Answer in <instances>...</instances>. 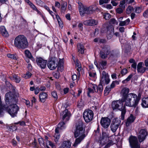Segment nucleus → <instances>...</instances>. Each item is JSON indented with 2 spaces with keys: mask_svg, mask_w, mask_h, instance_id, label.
I'll use <instances>...</instances> for the list:
<instances>
[{
  "mask_svg": "<svg viewBox=\"0 0 148 148\" xmlns=\"http://www.w3.org/2000/svg\"><path fill=\"white\" fill-rule=\"evenodd\" d=\"M112 88H111V87L109 86H107L106 87L105 90L104 91V94L106 95H107L110 92Z\"/></svg>",
  "mask_w": 148,
  "mask_h": 148,
  "instance_id": "39",
  "label": "nucleus"
},
{
  "mask_svg": "<svg viewBox=\"0 0 148 148\" xmlns=\"http://www.w3.org/2000/svg\"><path fill=\"white\" fill-rule=\"evenodd\" d=\"M98 23V21L94 19L86 20L83 22V23L84 25L89 26L96 25Z\"/></svg>",
  "mask_w": 148,
  "mask_h": 148,
  "instance_id": "20",
  "label": "nucleus"
},
{
  "mask_svg": "<svg viewBox=\"0 0 148 148\" xmlns=\"http://www.w3.org/2000/svg\"><path fill=\"white\" fill-rule=\"evenodd\" d=\"M38 142L40 145L42 147H45V144L44 143L43 139L42 138H39L38 139Z\"/></svg>",
  "mask_w": 148,
  "mask_h": 148,
  "instance_id": "43",
  "label": "nucleus"
},
{
  "mask_svg": "<svg viewBox=\"0 0 148 148\" xmlns=\"http://www.w3.org/2000/svg\"><path fill=\"white\" fill-rule=\"evenodd\" d=\"M104 18L106 20H109L111 17L110 14L108 13H105L103 14Z\"/></svg>",
  "mask_w": 148,
  "mask_h": 148,
  "instance_id": "45",
  "label": "nucleus"
},
{
  "mask_svg": "<svg viewBox=\"0 0 148 148\" xmlns=\"http://www.w3.org/2000/svg\"><path fill=\"white\" fill-rule=\"evenodd\" d=\"M13 97V95L12 92H10L5 94V101L6 104L10 103L13 102V101L14 100Z\"/></svg>",
  "mask_w": 148,
  "mask_h": 148,
  "instance_id": "16",
  "label": "nucleus"
},
{
  "mask_svg": "<svg viewBox=\"0 0 148 148\" xmlns=\"http://www.w3.org/2000/svg\"><path fill=\"white\" fill-rule=\"evenodd\" d=\"M67 6V3L62 1L61 3V11L62 13H64L65 11Z\"/></svg>",
  "mask_w": 148,
  "mask_h": 148,
  "instance_id": "31",
  "label": "nucleus"
},
{
  "mask_svg": "<svg viewBox=\"0 0 148 148\" xmlns=\"http://www.w3.org/2000/svg\"><path fill=\"white\" fill-rule=\"evenodd\" d=\"M47 94L46 92H43L40 93L39 96L40 101L42 102H45L47 98Z\"/></svg>",
  "mask_w": 148,
  "mask_h": 148,
  "instance_id": "22",
  "label": "nucleus"
},
{
  "mask_svg": "<svg viewBox=\"0 0 148 148\" xmlns=\"http://www.w3.org/2000/svg\"><path fill=\"white\" fill-rule=\"evenodd\" d=\"M83 24L82 23H79L78 25V27L81 30H82L83 29Z\"/></svg>",
  "mask_w": 148,
  "mask_h": 148,
  "instance_id": "64",
  "label": "nucleus"
},
{
  "mask_svg": "<svg viewBox=\"0 0 148 148\" xmlns=\"http://www.w3.org/2000/svg\"><path fill=\"white\" fill-rule=\"evenodd\" d=\"M110 24L117 25L118 22L114 19H112L110 20Z\"/></svg>",
  "mask_w": 148,
  "mask_h": 148,
  "instance_id": "54",
  "label": "nucleus"
},
{
  "mask_svg": "<svg viewBox=\"0 0 148 148\" xmlns=\"http://www.w3.org/2000/svg\"><path fill=\"white\" fill-rule=\"evenodd\" d=\"M133 8L132 6H128L126 9V13L127 14H130L133 10Z\"/></svg>",
  "mask_w": 148,
  "mask_h": 148,
  "instance_id": "41",
  "label": "nucleus"
},
{
  "mask_svg": "<svg viewBox=\"0 0 148 148\" xmlns=\"http://www.w3.org/2000/svg\"><path fill=\"white\" fill-rule=\"evenodd\" d=\"M141 105L144 108H148V97H144L142 99Z\"/></svg>",
  "mask_w": 148,
  "mask_h": 148,
  "instance_id": "29",
  "label": "nucleus"
},
{
  "mask_svg": "<svg viewBox=\"0 0 148 148\" xmlns=\"http://www.w3.org/2000/svg\"><path fill=\"white\" fill-rule=\"evenodd\" d=\"M143 15L145 17H148V9L144 12Z\"/></svg>",
  "mask_w": 148,
  "mask_h": 148,
  "instance_id": "60",
  "label": "nucleus"
},
{
  "mask_svg": "<svg viewBox=\"0 0 148 148\" xmlns=\"http://www.w3.org/2000/svg\"><path fill=\"white\" fill-rule=\"evenodd\" d=\"M115 83L119 84L118 82L116 81H113L110 86L111 87V88L112 89L114 87Z\"/></svg>",
  "mask_w": 148,
  "mask_h": 148,
  "instance_id": "55",
  "label": "nucleus"
},
{
  "mask_svg": "<svg viewBox=\"0 0 148 148\" xmlns=\"http://www.w3.org/2000/svg\"><path fill=\"white\" fill-rule=\"evenodd\" d=\"M15 3L16 5L20 4L21 3V0H12Z\"/></svg>",
  "mask_w": 148,
  "mask_h": 148,
  "instance_id": "59",
  "label": "nucleus"
},
{
  "mask_svg": "<svg viewBox=\"0 0 148 148\" xmlns=\"http://www.w3.org/2000/svg\"><path fill=\"white\" fill-rule=\"evenodd\" d=\"M13 80L16 83H18L20 81L21 79L20 77L17 75H13Z\"/></svg>",
  "mask_w": 148,
  "mask_h": 148,
  "instance_id": "38",
  "label": "nucleus"
},
{
  "mask_svg": "<svg viewBox=\"0 0 148 148\" xmlns=\"http://www.w3.org/2000/svg\"><path fill=\"white\" fill-rule=\"evenodd\" d=\"M111 3L114 6H116L118 4V3L117 2H116L114 0H112L111 1Z\"/></svg>",
  "mask_w": 148,
  "mask_h": 148,
  "instance_id": "58",
  "label": "nucleus"
},
{
  "mask_svg": "<svg viewBox=\"0 0 148 148\" xmlns=\"http://www.w3.org/2000/svg\"><path fill=\"white\" fill-rule=\"evenodd\" d=\"M88 97H90V93H93L95 92L99 93L103 91V86L100 84H99L97 86L95 84H90V87L88 88Z\"/></svg>",
  "mask_w": 148,
  "mask_h": 148,
  "instance_id": "7",
  "label": "nucleus"
},
{
  "mask_svg": "<svg viewBox=\"0 0 148 148\" xmlns=\"http://www.w3.org/2000/svg\"><path fill=\"white\" fill-rule=\"evenodd\" d=\"M75 128L74 131V136L77 138L73 145V146L75 147L77 146L86 136L85 129L83 127V123L81 120L79 121L76 123Z\"/></svg>",
  "mask_w": 148,
  "mask_h": 148,
  "instance_id": "2",
  "label": "nucleus"
},
{
  "mask_svg": "<svg viewBox=\"0 0 148 148\" xmlns=\"http://www.w3.org/2000/svg\"><path fill=\"white\" fill-rule=\"evenodd\" d=\"M135 119V117L132 114H131L130 116L127 119L126 123L127 126H128L131 123L133 122Z\"/></svg>",
  "mask_w": 148,
  "mask_h": 148,
  "instance_id": "28",
  "label": "nucleus"
},
{
  "mask_svg": "<svg viewBox=\"0 0 148 148\" xmlns=\"http://www.w3.org/2000/svg\"><path fill=\"white\" fill-rule=\"evenodd\" d=\"M129 90L127 88H124L122 90L121 94L122 96V100L125 101L126 106L136 107L138 104L140 99V95L138 96L135 94L131 93L128 94Z\"/></svg>",
  "mask_w": 148,
  "mask_h": 148,
  "instance_id": "1",
  "label": "nucleus"
},
{
  "mask_svg": "<svg viewBox=\"0 0 148 148\" xmlns=\"http://www.w3.org/2000/svg\"><path fill=\"white\" fill-rule=\"evenodd\" d=\"M71 143L69 141H64L61 144L60 148H70Z\"/></svg>",
  "mask_w": 148,
  "mask_h": 148,
  "instance_id": "24",
  "label": "nucleus"
},
{
  "mask_svg": "<svg viewBox=\"0 0 148 148\" xmlns=\"http://www.w3.org/2000/svg\"><path fill=\"white\" fill-rule=\"evenodd\" d=\"M93 111L90 110H85L83 114V117L86 122H89L91 121L93 119Z\"/></svg>",
  "mask_w": 148,
  "mask_h": 148,
  "instance_id": "10",
  "label": "nucleus"
},
{
  "mask_svg": "<svg viewBox=\"0 0 148 148\" xmlns=\"http://www.w3.org/2000/svg\"><path fill=\"white\" fill-rule=\"evenodd\" d=\"M142 63L139 62L138 64L137 67V70L138 72L141 73H144L146 69V68L142 66Z\"/></svg>",
  "mask_w": 148,
  "mask_h": 148,
  "instance_id": "23",
  "label": "nucleus"
},
{
  "mask_svg": "<svg viewBox=\"0 0 148 148\" xmlns=\"http://www.w3.org/2000/svg\"><path fill=\"white\" fill-rule=\"evenodd\" d=\"M82 93V90L80 89H79L78 90V93L77 94L75 92H73V93H72V95L73 96V97L76 98L77 97H78L79 96L80 94Z\"/></svg>",
  "mask_w": 148,
  "mask_h": 148,
  "instance_id": "44",
  "label": "nucleus"
},
{
  "mask_svg": "<svg viewBox=\"0 0 148 148\" xmlns=\"http://www.w3.org/2000/svg\"><path fill=\"white\" fill-rule=\"evenodd\" d=\"M27 3L28 4L33 10L35 11L37 9L36 7L30 1Z\"/></svg>",
  "mask_w": 148,
  "mask_h": 148,
  "instance_id": "42",
  "label": "nucleus"
},
{
  "mask_svg": "<svg viewBox=\"0 0 148 148\" xmlns=\"http://www.w3.org/2000/svg\"><path fill=\"white\" fill-rule=\"evenodd\" d=\"M25 54L26 56L28 58L30 59L33 61L34 60V59L32 56L31 53L29 50H25Z\"/></svg>",
  "mask_w": 148,
  "mask_h": 148,
  "instance_id": "32",
  "label": "nucleus"
},
{
  "mask_svg": "<svg viewBox=\"0 0 148 148\" xmlns=\"http://www.w3.org/2000/svg\"><path fill=\"white\" fill-rule=\"evenodd\" d=\"M111 122L110 119L108 117H102L101 119V125L105 128H107L109 126Z\"/></svg>",
  "mask_w": 148,
  "mask_h": 148,
  "instance_id": "14",
  "label": "nucleus"
},
{
  "mask_svg": "<svg viewBox=\"0 0 148 148\" xmlns=\"http://www.w3.org/2000/svg\"><path fill=\"white\" fill-rule=\"evenodd\" d=\"M55 6L56 7H57L58 8H59L60 7V3L58 2H56L55 4Z\"/></svg>",
  "mask_w": 148,
  "mask_h": 148,
  "instance_id": "62",
  "label": "nucleus"
},
{
  "mask_svg": "<svg viewBox=\"0 0 148 148\" xmlns=\"http://www.w3.org/2000/svg\"><path fill=\"white\" fill-rule=\"evenodd\" d=\"M77 47L78 52L82 54H84L85 49L84 46L82 44L78 43L77 44Z\"/></svg>",
  "mask_w": 148,
  "mask_h": 148,
  "instance_id": "27",
  "label": "nucleus"
},
{
  "mask_svg": "<svg viewBox=\"0 0 148 148\" xmlns=\"http://www.w3.org/2000/svg\"><path fill=\"white\" fill-rule=\"evenodd\" d=\"M128 1V0H122L121 1L119 5V7L125 9L126 2H127Z\"/></svg>",
  "mask_w": 148,
  "mask_h": 148,
  "instance_id": "34",
  "label": "nucleus"
},
{
  "mask_svg": "<svg viewBox=\"0 0 148 148\" xmlns=\"http://www.w3.org/2000/svg\"><path fill=\"white\" fill-rule=\"evenodd\" d=\"M37 4L40 6H43L44 5V3L40 0H36Z\"/></svg>",
  "mask_w": 148,
  "mask_h": 148,
  "instance_id": "53",
  "label": "nucleus"
},
{
  "mask_svg": "<svg viewBox=\"0 0 148 148\" xmlns=\"http://www.w3.org/2000/svg\"><path fill=\"white\" fill-rule=\"evenodd\" d=\"M7 56L10 58L14 60H16L17 57L16 55L8 53L7 55Z\"/></svg>",
  "mask_w": 148,
  "mask_h": 148,
  "instance_id": "40",
  "label": "nucleus"
},
{
  "mask_svg": "<svg viewBox=\"0 0 148 148\" xmlns=\"http://www.w3.org/2000/svg\"><path fill=\"white\" fill-rule=\"evenodd\" d=\"M130 21V20L129 18L127 19L124 21H121L119 24L120 26H125L128 25Z\"/></svg>",
  "mask_w": 148,
  "mask_h": 148,
  "instance_id": "33",
  "label": "nucleus"
},
{
  "mask_svg": "<svg viewBox=\"0 0 148 148\" xmlns=\"http://www.w3.org/2000/svg\"><path fill=\"white\" fill-rule=\"evenodd\" d=\"M51 95L53 97L56 99L57 98V95L56 91H53L51 93Z\"/></svg>",
  "mask_w": 148,
  "mask_h": 148,
  "instance_id": "56",
  "label": "nucleus"
},
{
  "mask_svg": "<svg viewBox=\"0 0 148 148\" xmlns=\"http://www.w3.org/2000/svg\"><path fill=\"white\" fill-rule=\"evenodd\" d=\"M60 116L62 117L64 121L66 122L69 119L71 114L67 109H65L63 112L60 113Z\"/></svg>",
  "mask_w": 148,
  "mask_h": 148,
  "instance_id": "15",
  "label": "nucleus"
},
{
  "mask_svg": "<svg viewBox=\"0 0 148 148\" xmlns=\"http://www.w3.org/2000/svg\"><path fill=\"white\" fill-rule=\"evenodd\" d=\"M0 32L2 35L4 37H8L9 36L8 33L4 26L0 27Z\"/></svg>",
  "mask_w": 148,
  "mask_h": 148,
  "instance_id": "25",
  "label": "nucleus"
},
{
  "mask_svg": "<svg viewBox=\"0 0 148 148\" xmlns=\"http://www.w3.org/2000/svg\"><path fill=\"white\" fill-rule=\"evenodd\" d=\"M101 31L102 32H107L109 31L111 33H114V28L113 26L111 25H108V24H105L103 25Z\"/></svg>",
  "mask_w": 148,
  "mask_h": 148,
  "instance_id": "17",
  "label": "nucleus"
},
{
  "mask_svg": "<svg viewBox=\"0 0 148 148\" xmlns=\"http://www.w3.org/2000/svg\"><path fill=\"white\" fill-rule=\"evenodd\" d=\"M125 9H123L122 8L119 7L117 8L116 9V12L117 13L120 14L123 12V10Z\"/></svg>",
  "mask_w": 148,
  "mask_h": 148,
  "instance_id": "51",
  "label": "nucleus"
},
{
  "mask_svg": "<svg viewBox=\"0 0 148 148\" xmlns=\"http://www.w3.org/2000/svg\"><path fill=\"white\" fill-rule=\"evenodd\" d=\"M110 81V79L108 76L101 77L100 79L101 83L102 84H107Z\"/></svg>",
  "mask_w": 148,
  "mask_h": 148,
  "instance_id": "26",
  "label": "nucleus"
},
{
  "mask_svg": "<svg viewBox=\"0 0 148 148\" xmlns=\"http://www.w3.org/2000/svg\"><path fill=\"white\" fill-rule=\"evenodd\" d=\"M133 76V74H132L130 75L125 79L122 81V83L123 84L126 83L127 82L130 80L131 79L132 77Z\"/></svg>",
  "mask_w": 148,
  "mask_h": 148,
  "instance_id": "35",
  "label": "nucleus"
},
{
  "mask_svg": "<svg viewBox=\"0 0 148 148\" xmlns=\"http://www.w3.org/2000/svg\"><path fill=\"white\" fill-rule=\"evenodd\" d=\"M79 10L80 14L83 16L85 14H90L93 12L97 8L95 6H91L90 7L84 6L80 1H78Z\"/></svg>",
  "mask_w": 148,
  "mask_h": 148,
  "instance_id": "6",
  "label": "nucleus"
},
{
  "mask_svg": "<svg viewBox=\"0 0 148 148\" xmlns=\"http://www.w3.org/2000/svg\"><path fill=\"white\" fill-rule=\"evenodd\" d=\"M40 88L38 87H36L34 90V93L36 95L39 92Z\"/></svg>",
  "mask_w": 148,
  "mask_h": 148,
  "instance_id": "61",
  "label": "nucleus"
},
{
  "mask_svg": "<svg viewBox=\"0 0 148 148\" xmlns=\"http://www.w3.org/2000/svg\"><path fill=\"white\" fill-rule=\"evenodd\" d=\"M64 94H66L69 91V88H66L64 89Z\"/></svg>",
  "mask_w": 148,
  "mask_h": 148,
  "instance_id": "63",
  "label": "nucleus"
},
{
  "mask_svg": "<svg viewBox=\"0 0 148 148\" xmlns=\"http://www.w3.org/2000/svg\"><path fill=\"white\" fill-rule=\"evenodd\" d=\"M141 7H136L135 9V12L137 13H139L141 11Z\"/></svg>",
  "mask_w": 148,
  "mask_h": 148,
  "instance_id": "52",
  "label": "nucleus"
},
{
  "mask_svg": "<svg viewBox=\"0 0 148 148\" xmlns=\"http://www.w3.org/2000/svg\"><path fill=\"white\" fill-rule=\"evenodd\" d=\"M110 131L107 129H104L103 131L102 137L99 139L101 146L105 145L108 141L109 137Z\"/></svg>",
  "mask_w": 148,
  "mask_h": 148,
  "instance_id": "8",
  "label": "nucleus"
},
{
  "mask_svg": "<svg viewBox=\"0 0 148 148\" xmlns=\"http://www.w3.org/2000/svg\"><path fill=\"white\" fill-rule=\"evenodd\" d=\"M37 12V14L40 15L43 18V19L45 21V18L44 16L43 15L42 13L39 10H38L37 9L36 10Z\"/></svg>",
  "mask_w": 148,
  "mask_h": 148,
  "instance_id": "47",
  "label": "nucleus"
},
{
  "mask_svg": "<svg viewBox=\"0 0 148 148\" xmlns=\"http://www.w3.org/2000/svg\"><path fill=\"white\" fill-rule=\"evenodd\" d=\"M109 51L107 49L103 48L100 52V55L101 58L104 59L107 57V56L109 54Z\"/></svg>",
  "mask_w": 148,
  "mask_h": 148,
  "instance_id": "21",
  "label": "nucleus"
},
{
  "mask_svg": "<svg viewBox=\"0 0 148 148\" xmlns=\"http://www.w3.org/2000/svg\"><path fill=\"white\" fill-rule=\"evenodd\" d=\"M147 135V132L145 129L140 130L138 137L139 142H141L144 140Z\"/></svg>",
  "mask_w": 148,
  "mask_h": 148,
  "instance_id": "18",
  "label": "nucleus"
},
{
  "mask_svg": "<svg viewBox=\"0 0 148 148\" xmlns=\"http://www.w3.org/2000/svg\"><path fill=\"white\" fill-rule=\"evenodd\" d=\"M76 69L78 71V74L80 75V71L82 69V66L78 60H76Z\"/></svg>",
  "mask_w": 148,
  "mask_h": 148,
  "instance_id": "30",
  "label": "nucleus"
},
{
  "mask_svg": "<svg viewBox=\"0 0 148 148\" xmlns=\"http://www.w3.org/2000/svg\"><path fill=\"white\" fill-rule=\"evenodd\" d=\"M129 142L132 148H140L137 139L136 137L131 136L129 138Z\"/></svg>",
  "mask_w": 148,
  "mask_h": 148,
  "instance_id": "11",
  "label": "nucleus"
},
{
  "mask_svg": "<svg viewBox=\"0 0 148 148\" xmlns=\"http://www.w3.org/2000/svg\"><path fill=\"white\" fill-rule=\"evenodd\" d=\"M105 147V148H108L109 147L113 145L114 144L113 141L112 140H108L106 143Z\"/></svg>",
  "mask_w": 148,
  "mask_h": 148,
  "instance_id": "36",
  "label": "nucleus"
},
{
  "mask_svg": "<svg viewBox=\"0 0 148 148\" xmlns=\"http://www.w3.org/2000/svg\"><path fill=\"white\" fill-rule=\"evenodd\" d=\"M107 64V62L105 61H102L99 63V67L101 69L104 68Z\"/></svg>",
  "mask_w": 148,
  "mask_h": 148,
  "instance_id": "37",
  "label": "nucleus"
},
{
  "mask_svg": "<svg viewBox=\"0 0 148 148\" xmlns=\"http://www.w3.org/2000/svg\"><path fill=\"white\" fill-rule=\"evenodd\" d=\"M65 127V124L64 122L59 123L57 128L55 130V133L54 136V140L56 143H57L60 138V135L59 134V130L60 129H64Z\"/></svg>",
  "mask_w": 148,
  "mask_h": 148,
  "instance_id": "9",
  "label": "nucleus"
},
{
  "mask_svg": "<svg viewBox=\"0 0 148 148\" xmlns=\"http://www.w3.org/2000/svg\"><path fill=\"white\" fill-rule=\"evenodd\" d=\"M19 107L16 104L12 102L8 105H3L2 104L1 97L0 96V114H1L3 110L7 111L12 117L16 116L19 110Z\"/></svg>",
  "mask_w": 148,
  "mask_h": 148,
  "instance_id": "3",
  "label": "nucleus"
},
{
  "mask_svg": "<svg viewBox=\"0 0 148 148\" xmlns=\"http://www.w3.org/2000/svg\"><path fill=\"white\" fill-rule=\"evenodd\" d=\"M120 123V119H118L116 118L113 120L110 126L111 130L113 132H115L116 131Z\"/></svg>",
  "mask_w": 148,
  "mask_h": 148,
  "instance_id": "12",
  "label": "nucleus"
},
{
  "mask_svg": "<svg viewBox=\"0 0 148 148\" xmlns=\"http://www.w3.org/2000/svg\"><path fill=\"white\" fill-rule=\"evenodd\" d=\"M89 76L90 77H95L96 75L95 72L90 70L88 71Z\"/></svg>",
  "mask_w": 148,
  "mask_h": 148,
  "instance_id": "48",
  "label": "nucleus"
},
{
  "mask_svg": "<svg viewBox=\"0 0 148 148\" xmlns=\"http://www.w3.org/2000/svg\"><path fill=\"white\" fill-rule=\"evenodd\" d=\"M103 6L104 7L108 9H110L112 8V6L110 4L103 5Z\"/></svg>",
  "mask_w": 148,
  "mask_h": 148,
  "instance_id": "57",
  "label": "nucleus"
},
{
  "mask_svg": "<svg viewBox=\"0 0 148 148\" xmlns=\"http://www.w3.org/2000/svg\"><path fill=\"white\" fill-rule=\"evenodd\" d=\"M36 60L38 65L41 69L45 68L47 63V61L41 58H37Z\"/></svg>",
  "mask_w": 148,
  "mask_h": 148,
  "instance_id": "19",
  "label": "nucleus"
},
{
  "mask_svg": "<svg viewBox=\"0 0 148 148\" xmlns=\"http://www.w3.org/2000/svg\"><path fill=\"white\" fill-rule=\"evenodd\" d=\"M128 73L127 69L125 68L121 70V73L122 76H123L126 74Z\"/></svg>",
  "mask_w": 148,
  "mask_h": 148,
  "instance_id": "49",
  "label": "nucleus"
},
{
  "mask_svg": "<svg viewBox=\"0 0 148 148\" xmlns=\"http://www.w3.org/2000/svg\"><path fill=\"white\" fill-rule=\"evenodd\" d=\"M47 65L50 70H53L56 68L58 66V64L54 59L50 58L48 62Z\"/></svg>",
  "mask_w": 148,
  "mask_h": 148,
  "instance_id": "13",
  "label": "nucleus"
},
{
  "mask_svg": "<svg viewBox=\"0 0 148 148\" xmlns=\"http://www.w3.org/2000/svg\"><path fill=\"white\" fill-rule=\"evenodd\" d=\"M14 46L19 49H24L27 48L28 43L26 38L23 35H19L14 40Z\"/></svg>",
  "mask_w": 148,
  "mask_h": 148,
  "instance_id": "4",
  "label": "nucleus"
},
{
  "mask_svg": "<svg viewBox=\"0 0 148 148\" xmlns=\"http://www.w3.org/2000/svg\"><path fill=\"white\" fill-rule=\"evenodd\" d=\"M125 101H123L122 99L113 101L112 104V108L113 110L117 109L121 111V119L123 120L124 115L126 112Z\"/></svg>",
  "mask_w": 148,
  "mask_h": 148,
  "instance_id": "5",
  "label": "nucleus"
},
{
  "mask_svg": "<svg viewBox=\"0 0 148 148\" xmlns=\"http://www.w3.org/2000/svg\"><path fill=\"white\" fill-rule=\"evenodd\" d=\"M110 0H99V3L100 5H102L104 3H108Z\"/></svg>",
  "mask_w": 148,
  "mask_h": 148,
  "instance_id": "50",
  "label": "nucleus"
},
{
  "mask_svg": "<svg viewBox=\"0 0 148 148\" xmlns=\"http://www.w3.org/2000/svg\"><path fill=\"white\" fill-rule=\"evenodd\" d=\"M32 74L29 72H27L26 74H24L23 77L25 79H28L30 78L32 76Z\"/></svg>",
  "mask_w": 148,
  "mask_h": 148,
  "instance_id": "46",
  "label": "nucleus"
}]
</instances>
